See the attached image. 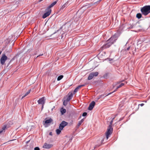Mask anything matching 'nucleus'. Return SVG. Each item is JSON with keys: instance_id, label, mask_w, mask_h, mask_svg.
I'll return each instance as SVG.
<instances>
[{"instance_id": "f257e3e1", "label": "nucleus", "mask_w": 150, "mask_h": 150, "mask_svg": "<svg viewBox=\"0 0 150 150\" xmlns=\"http://www.w3.org/2000/svg\"><path fill=\"white\" fill-rule=\"evenodd\" d=\"M117 38L116 36L114 35L107 41L106 43L103 46V47L104 48H106L109 47L115 42L117 39Z\"/></svg>"}, {"instance_id": "f03ea898", "label": "nucleus", "mask_w": 150, "mask_h": 150, "mask_svg": "<svg viewBox=\"0 0 150 150\" xmlns=\"http://www.w3.org/2000/svg\"><path fill=\"white\" fill-rule=\"evenodd\" d=\"M141 11L143 15H147L150 13V6H144L141 8Z\"/></svg>"}, {"instance_id": "7ed1b4c3", "label": "nucleus", "mask_w": 150, "mask_h": 150, "mask_svg": "<svg viewBox=\"0 0 150 150\" xmlns=\"http://www.w3.org/2000/svg\"><path fill=\"white\" fill-rule=\"evenodd\" d=\"M112 127L111 126H109L108 127L107 131L106 133V137L107 139H108L110 135L112 132Z\"/></svg>"}, {"instance_id": "20e7f679", "label": "nucleus", "mask_w": 150, "mask_h": 150, "mask_svg": "<svg viewBox=\"0 0 150 150\" xmlns=\"http://www.w3.org/2000/svg\"><path fill=\"white\" fill-rule=\"evenodd\" d=\"M98 72H93L89 74L88 79L90 80L92 79L94 76H96L98 75Z\"/></svg>"}, {"instance_id": "39448f33", "label": "nucleus", "mask_w": 150, "mask_h": 150, "mask_svg": "<svg viewBox=\"0 0 150 150\" xmlns=\"http://www.w3.org/2000/svg\"><path fill=\"white\" fill-rule=\"evenodd\" d=\"M7 59V57L5 54H3L0 59V62L1 64L3 65L5 64V61Z\"/></svg>"}, {"instance_id": "423d86ee", "label": "nucleus", "mask_w": 150, "mask_h": 150, "mask_svg": "<svg viewBox=\"0 0 150 150\" xmlns=\"http://www.w3.org/2000/svg\"><path fill=\"white\" fill-rule=\"evenodd\" d=\"M51 11V9L48 10L47 8L45 10V11L46 12L42 16V18H45L49 16L50 15Z\"/></svg>"}, {"instance_id": "0eeeda50", "label": "nucleus", "mask_w": 150, "mask_h": 150, "mask_svg": "<svg viewBox=\"0 0 150 150\" xmlns=\"http://www.w3.org/2000/svg\"><path fill=\"white\" fill-rule=\"evenodd\" d=\"M68 123L65 121H63L59 125V128L61 130H62L63 128L67 125Z\"/></svg>"}, {"instance_id": "6e6552de", "label": "nucleus", "mask_w": 150, "mask_h": 150, "mask_svg": "<svg viewBox=\"0 0 150 150\" xmlns=\"http://www.w3.org/2000/svg\"><path fill=\"white\" fill-rule=\"evenodd\" d=\"M45 97H43L41 98L38 101V103L39 104H41L42 105V108H43L44 105L45 103Z\"/></svg>"}, {"instance_id": "1a4fd4ad", "label": "nucleus", "mask_w": 150, "mask_h": 150, "mask_svg": "<svg viewBox=\"0 0 150 150\" xmlns=\"http://www.w3.org/2000/svg\"><path fill=\"white\" fill-rule=\"evenodd\" d=\"M53 146L52 144H48L47 143H45L43 146V147L46 149H49Z\"/></svg>"}, {"instance_id": "9d476101", "label": "nucleus", "mask_w": 150, "mask_h": 150, "mask_svg": "<svg viewBox=\"0 0 150 150\" xmlns=\"http://www.w3.org/2000/svg\"><path fill=\"white\" fill-rule=\"evenodd\" d=\"M95 102L94 101H92L89 105V106L88 108V109L89 110H91L93 108L94 106L95 105Z\"/></svg>"}, {"instance_id": "9b49d317", "label": "nucleus", "mask_w": 150, "mask_h": 150, "mask_svg": "<svg viewBox=\"0 0 150 150\" xmlns=\"http://www.w3.org/2000/svg\"><path fill=\"white\" fill-rule=\"evenodd\" d=\"M52 120L51 118H50L48 120H47L45 121V123L44 124V125L45 127H46V124L51 123L52 122Z\"/></svg>"}, {"instance_id": "f8f14e48", "label": "nucleus", "mask_w": 150, "mask_h": 150, "mask_svg": "<svg viewBox=\"0 0 150 150\" xmlns=\"http://www.w3.org/2000/svg\"><path fill=\"white\" fill-rule=\"evenodd\" d=\"M73 97V94L72 93H69L68 94V96L67 99V101H69Z\"/></svg>"}, {"instance_id": "ddd939ff", "label": "nucleus", "mask_w": 150, "mask_h": 150, "mask_svg": "<svg viewBox=\"0 0 150 150\" xmlns=\"http://www.w3.org/2000/svg\"><path fill=\"white\" fill-rule=\"evenodd\" d=\"M56 3L57 1H54V2H53L49 6H48L47 9L48 10L51 9V8L55 4H56Z\"/></svg>"}, {"instance_id": "4468645a", "label": "nucleus", "mask_w": 150, "mask_h": 150, "mask_svg": "<svg viewBox=\"0 0 150 150\" xmlns=\"http://www.w3.org/2000/svg\"><path fill=\"white\" fill-rule=\"evenodd\" d=\"M31 91V89H30V90H29V91H28L22 97V98H21V99H23V98H24L25 97V96H26L28 95L29 94L30 92V91Z\"/></svg>"}, {"instance_id": "2eb2a0df", "label": "nucleus", "mask_w": 150, "mask_h": 150, "mask_svg": "<svg viewBox=\"0 0 150 150\" xmlns=\"http://www.w3.org/2000/svg\"><path fill=\"white\" fill-rule=\"evenodd\" d=\"M6 125L4 126L0 130V134L5 130V129L6 128Z\"/></svg>"}, {"instance_id": "dca6fc26", "label": "nucleus", "mask_w": 150, "mask_h": 150, "mask_svg": "<svg viewBox=\"0 0 150 150\" xmlns=\"http://www.w3.org/2000/svg\"><path fill=\"white\" fill-rule=\"evenodd\" d=\"M60 112L62 115L64 114L66 112V110L65 109L62 108L60 110Z\"/></svg>"}, {"instance_id": "f3484780", "label": "nucleus", "mask_w": 150, "mask_h": 150, "mask_svg": "<svg viewBox=\"0 0 150 150\" xmlns=\"http://www.w3.org/2000/svg\"><path fill=\"white\" fill-rule=\"evenodd\" d=\"M83 119H82L79 122V123L77 125V127H79V126H80V125L82 123L83 121Z\"/></svg>"}, {"instance_id": "a211bd4d", "label": "nucleus", "mask_w": 150, "mask_h": 150, "mask_svg": "<svg viewBox=\"0 0 150 150\" xmlns=\"http://www.w3.org/2000/svg\"><path fill=\"white\" fill-rule=\"evenodd\" d=\"M61 130L59 128V129H57L56 130L57 134L58 135L61 132V130Z\"/></svg>"}, {"instance_id": "6ab92c4d", "label": "nucleus", "mask_w": 150, "mask_h": 150, "mask_svg": "<svg viewBox=\"0 0 150 150\" xmlns=\"http://www.w3.org/2000/svg\"><path fill=\"white\" fill-rule=\"evenodd\" d=\"M136 17L138 19H139L142 17V14L140 13H137L136 15Z\"/></svg>"}, {"instance_id": "aec40b11", "label": "nucleus", "mask_w": 150, "mask_h": 150, "mask_svg": "<svg viewBox=\"0 0 150 150\" xmlns=\"http://www.w3.org/2000/svg\"><path fill=\"white\" fill-rule=\"evenodd\" d=\"M63 76L61 75L59 76L57 79V80L59 81L61 80L63 77Z\"/></svg>"}, {"instance_id": "412c9836", "label": "nucleus", "mask_w": 150, "mask_h": 150, "mask_svg": "<svg viewBox=\"0 0 150 150\" xmlns=\"http://www.w3.org/2000/svg\"><path fill=\"white\" fill-rule=\"evenodd\" d=\"M124 85H125L124 83H121L119 86H117V89H118L119 88L121 87L122 86H123Z\"/></svg>"}, {"instance_id": "4be33fe9", "label": "nucleus", "mask_w": 150, "mask_h": 150, "mask_svg": "<svg viewBox=\"0 0 150 150\" xmlns=\"http://www.w3.org/2000/svg\"><path fill=\"white\" fill-rule=\"evenodd\" d=\"M79 88L77 87V88H76L74 90V93H76L77 92V91H78V90L79 89Z\"/></svg>"}, {"instance_id": "5701e85b", "label": "nucleus", "mask_w": 150, "mask_h": 150, "mask_svg": "<svg viewBox=\"0 0 150 150\" xmlns=\"http://www.w3.org/2000/svg\"><path fill=\"white\" fill-rule=\"evenodd\" d=\"M115 117H114L113 118L112 120L110 122V125L109 126H112V122H113V120L114 119Z\"/></svg>"}, {"instance_id": "b1692460", "label": "nucleus", "mask_w": 150, "mask_h": 150, "mask_svg": "<svg viewBox=\"0 0 150 150\" xmlns=\"http://www.w3.org/2000/svg\"><path fill=\"white\" fill-rule=\"evenodd\" d=\"M68 101H67V99L66 100H64L63 102V105H66L67 104V102Z\"/></svg>"}, {"instance_id": "393cba45", "label": "nucleus", "mask_w": 150, "mask_h": 150, "mask_svg": "<svg viewBox=\"0 0 150 150\" xmlns=\"http://www.w3.org/2000/svg\"><path fill=\"white\" fill-rule=\"evenodd\" d=\"M118 89H117V88L115 89V90H114L112 92V93H109L107 95H106V96H108V95H110V94H111V93H112L115 92V91H116Z\"/></svg>"}, {"instance_id": "a878e982", "label": "nucleus", "mask_w": 150, "mask_h": 150, "mask_svg": "<svg viewBox=\"0 0 150 150\" xmlns=\"http://www.w3.org/2000/svg\"><path fill=\"white\" fill-rule=\"evenodd\" d=\"M85 85H81L79 86L78 87L79 88H80L84 86Z\"/></svg>"}, {"instance_id": "bb28decb", "label": "nucleus", "mask_w": 150, "mask_h": 150, "mask_svg": "<svg viewBox=\"0 0 150 150\" xmlns=\"http://www.w3.org/2000/svg\"><path fill=\"white\" fill-rule=\"evenodd\" d=\"M87 115V113L86 112H84L83 113L82 116H86Z\"/></svg>"}, {"instance_id": "cd10ccee", "label": "nucleus", "mask_w": 150, "mask_h": 150, "mask_svg": "<svg viewBox=\"0 0 150 150\" xmlns=\"http://www.w3.org/2000/svg\"><path fill=\"white\" fill-rule=\"evenodd\" d=\"M34 150H40V149L38 147H37L35 148Z\"/></svg>"}, {"instance_id": "c85d7f7f", "label": "nucleus", "mask_w": 150, "mask_h": 150, "mask_svg": "<svg viewBox=\"0 0 150 150\" xmlns=\"http://www.w3.org/2000/svg\"><path fill=\"white\" fill-rule=\"evenodd\" d=\"M144 105V103H142V104H140V105L141 106H143Z\"/></svg>"}, {"instance_id": "c756f323", "label": "nucleus", "mask_w": 150, "mask_h": 150, "mask_svg": "<svg viewBox=\"0 0 150 150\" xmlns=\"http://www.w3.org/2000/svg\"><path fill=\"white\" fill-rule=\"evenodd\" d=\"M43 55V54H40V55H39L38 56H37V57H39V56H42V55Z\"/></svg>"}, {"instance_id": "7c9ffc66", "label": "nucleus", "mask_w": 150, "mask_h": 150, "mask_svg": "<svg viewBox=\"0 0 150 150\" xmlns=\"http://www.w3.org/2000/svg\"><path fill=\"white\" fill-rule=\"evenodd\" d=\"M49 134L51 136L52 135V132H50Z\"/></svg>"}, {"instance_id": "2f4dec72", "label": "nucleus", "mask_w": 150, "mask_h": 150, "mask_svg": "<svg viewBox=\"0 0 150 150\" xmlns=\"http://www.w3.org/2000/svg\"><path fill=\"white\" fill-rule=\"evenodd\" d=\"M130 48V47H128L127 48V50H129Z\"/></svg>"}, {"instance_id": "473e14b6", "label": "nucleus", "mask_w": 150, "mask_h": 150, "mask_svg": "<svg viewBox=\"0 0 150 150\" xmlns=\"http://www.w3.org/2000/svg\"><path fill=\"white\" fill-rule=\"evenodd\" d=\"M103 141V140H102V141Z\"/></svg>"}]
</instances>
